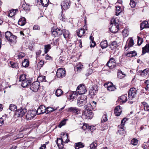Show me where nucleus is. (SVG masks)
I'll return each mask as SVG.
<instances>
[{"label": "nucleus", "mask_w": 149, "mask_h": 149, "mask_svg": "<svg viewBox=\"0 0 149 149\" xmlns=\"http://www.w3.org/2000/svg\"><path fill=\"white\" fill-rule=\"evenodd\" d=\"M138 2V1L135 0H130V4L132 8H134L136 6V3Z\"/></svg>", "instance_id": "obj_45"}, {"label": "nucleus", "mask_w": 149, "mask_h": 149, "mask_svg": "<svg viewBox=\"0 0 149 149\" xmlns=\"http://www.w3.org/2000/svg\"><path fill=\"white\" fill-rule=\"evenodd\" d=\"M46 109L44 105L40 106L37 109L36 112L37 114L39 115L46 113Z\"/></svg>", "instance_id": "obj_15"}, {"label": "nucleus", "mask_w": 149, "mask_h": 149, "mask_svg": "<svg viewBox=\"0 0 149 149\" xmlns=\"http://www.w3.org/2000/svg\"><path fill=\"white\" fill-rule=\"evenodd\" d=\"M97 145L96 143L93 142L90 144L89 146L90 148L88 149H96L97 147Z\"/></svg>", "instance_id": "obj_46"}, {"label": "nucleus", "mask_w": 149, "mask_h": 149, "mask_svg": "<svg viewBox=\"0 0 149 149\" xmlns=\"http://www.w3.org/2000/svg\"><path fill=\"white\" fill-rule=\"evenodd\" d=\"M51 49V45L48 44L44 45V52L45 54H47L49 50Z\"/></svg>", "instance_id": "obj_36"}, {"label": "nucleus", "mask_w": 149, "mask_h": 149, "mask_svg": "<svg viewBox=\"0 0 149 149\" xmlns=\"http://www.w3.org/2000/svg\"><path fill=\"white\" fill-rule=\"evenodd\" d=\"M29 62L27 59H24L22 62V64L23 67L26 68L29 65Z\"/></svg>", "instance_id": "obj_40"}, {"label": "nucleus", "mask_w": 149, "mask_h": 149, "mask_svg": "<svg viewBox=\"0 0 149 149\" xmlns=\"http://www.w3.org/2000/svg\"><path fill=\"white\" fill-rule=\"evenodd\" d=\"M89 126L88 124H84L82 127V128L84 130H85L87 129H89Z\"/></svg>", "instance_id": "obj_58"}, {"label": "nucleus", "mask_w": 149, "mask_h": 149, "mask_svg": "<svg viewBox=\"0 0 149 149\" xmlns=\"http://www.w3.org/2000/svg\"><path fill=\"white\" fill-rule=\"evenodd\" d=\"M33 29L34 30H39L40 29V27L38 25H36L33 26Z\"/></svg>", "instance_id": "obj_63"}, {"label": "nucleus", "mask_w": 149, "mask_h": 149, "mask_svg": "<svg viewBox=\"0 0 149 149\" xmlns=\"http://www.w3.org/2000/svg\"><path fill=\"white\" fill-rule=\"evenodd\" d=\"M78 93L77 91L68 92L66 93V96L68 97L70 100L72 101L75 99L78 95Z\"/></svg>", "instance_id": "obj_4"}, {"label": "nucleus", "mask_w": 149, "mask_h": 149, "mask_svg": "<svg viewBox=\"0 0 149 149\" xmlns=\"http://www.w3.org/2000/svg\"><path fill=\"white\" fill-rule=\"evenodd\" d=\"M17 108L16 106L13 104H11L9 107V109L11 111H16L17 110Z\"/></svg>", "instance_id": "obj_39"}, {"label": "nucleus", "mask_w": 149, "mask_h": 149, "mask_svg": "<svg viewBox=\"0 0 149 149\" xmlns=\"http://www.w3.org/2000/svg\"><path fill=\"white\" fill-rule=\"evenodd\" d=\"M121 107L120 106H118L114 109V113L116 116H120L122 112Z\"/></svg>", "instance_id": "obj_16"}, {"label": "nucleus", "mask_w": 149, "mask_h": 149, "mask_svg": "<svg viewBox=\"0 0 149 149\" xmlns=\"http://www.w3.org/2000/svg\"><path fill=\"white\" fill-rule=\"evenodd\" d=\"M27 79L26 78V75L22 74L20 76L19 79V81L22 82Z\"/></svg>", "instance_id": "obj_47"}, {"label": "nucleus", "mask_w": 149, "mask_h": 149, "mask_svg": "<svg viewBox=\"0 0 149 149\" xmlns=\"http://www.w3.org/2000/svg\"><path fill=\"white\" fill-rule=\"evenodd\" d=\"M100 45L102 49H104L107 48L108 45V43L107 41L105 40L102 41L100 44Z\"/></svg>", "instance_id": "obj_25"}, {"label": "nucleus", "mask_w": 149, "mask_h": 149, "mask_svg": "<svg viewBox=\"0 0 149 149\" xmlns=\"http://www.w3.org/2000/svg\"><path fill=\"white\" fill-rule=\"evenodd\" d=\"M38 82H42L43 81H46L45 77L44 76H40L38 77L37 79Z\"/></svg>", "instance_id": "obj_43"}, {"label": "nucleus", "mask_w": 149, "mask_h": 149, "mask_svg": "<svg viewBox=\"0 0 149 149\" xmlns=\"http://www.w3.org/2000/svg\"><path fill=\"white\" fill-rule=\"evenodd\" d=\"M10 63L11 67L13 68H16L18 67V63L16 62H13L10 61Z\"/></svg>", "instance_id": "obj_44"}, {"label": "nucleus", "mask_w": 149, "mask_h": 149, "mask_svg": "<svg viewBox=\"0 0 149 149\" xmlns=\"http://www.w3.org/2000/svg\"><path fill=\"white\" fill-rule=\"evenodd\" d=\"M128 54H132V55L131 56H136L137 55L136 52L135 51L130 52L129 53H128L127 54V55Z\"/></svg>", "instance_id": "obj_57"}, {"label": "nucleus", "mask_w": 149, "mask_h": 149, "mask_svg": "<svg viewBox=\"0 0 149 149\" xmlns=\"http://www.w3.org/2000/svg\"><path fill=\"white\" fill-rule=\"evenodd\" d=\"M98 90V86L97 85H95L92 86L89 91V94L91 96L95 95Z\"/></svg>", "instance_id": "obj_10"}, {"label": "nucleus", "mask_w": 149, "mask_h": 149, "mask_svg": "<svg viewBox=\"0 0 149 149\" xmlns=\"http://www.w3.org/2000/svg\"><path fill=\"white\" fill-rule=\"evenodd\" d=\"M142 106L143 108L145 111H149V106L148 104L145 102H141Z\"/></svg>", "instance_id": "obj_26"}, {"label": "nucleus", "mask_w": 149, "mask_h": 149, "mask_svg": "<svg viewBox=\"0 0 149 149\" xmlns=\"http://www.w3.org/2000/svg\"><path fill=\"white\" fill-rule=\"evenodd\" d=\"M138 38V44L139 45H140L143 42V39L139 36H137Z\"/></svg>", "instance_id": "obj_55"}, {"label": "nucleus", "mask_w": 149, "mask_h": 149, "mask_svg": "<svg viewBox=\"0 0 149 149\" xmlns=\"http://www.w3.org/2000/svg\"><path fill=\"white\" fill-rule=\"evenodd\" d=\"M26 112V109H20L17 110L15 112V114L17 117H22L25 114Z\"/></svg>", "instance_id": "obj_12"}, {"label": "nucleus", "mask_w": 149, "mask_h": 149, "mask_svg": "<svg viewBox=\"0 0 149 149\" xmlns=\"http://www.w3.org/2000/svg\"><path fill=\"white\" fill-rule=\"evenodd\" d=\"M87 97L86 96L84 95H81L77 99V104L79 107L83 106L87 102Z\"/></svg>", "instance_id": "obj_3"}, {"label": "nucleus", "mask_w": 149, "mask_h": 149, "mask_svg": "<svg viewBox=\"0 0 149 149\" xmlns=\"http://www.w3.org/2000/svg\"><path fill=\"white\" fill-rule=\"evenodd\" d=\"M114 61L115 60L114 58H111L107 62V63L106 64V65L107 66H108L109 67H111L112 65L111 64V63H114Z\"/></svg>", "instance_id": "obj_42"}, {"label": "nucleus", "mask_w": 149, "mask_h": 149, "mask_svg": "<svg viewBox=\"0 0 149 149\" xmlns=\"http://www.w3.org/2000/svg\"><path fill=\"white\" fill-rule=\"evenodd\" d=\"M49 0H40V3L44 7H47L49 4Z\"/></svg>", "instance_id": "obj_30"}, {"label": "nucleus", "mask_w": 149, "mask_h": 149, "mask_svg": "<svg viewBox=\"0 0 149 149\" xmlns=\"http://www.w3.org/2000/svg\"><path fill=\"white\" fill-rule=\"evenodd\" d=\"M26 22V19L24 17H22L20 18L18 21L19 25L22 26L25 25Z\"/></svg>", "instance_id": "obj_22"}, {"label": "nucleus", "mask_w": 149, "mask_h": 149, "mask_svg": "<svg viewBox=\"0 0 149 149\" xmlns=\"http://www.w3.org/2000/svg\"><path fill=\"white\" fill-rule=\"evenodd\" d=\"M44 64V62L42 61H40L37 64V67L38 69H40L42 67Z\"/></svg>", "instance_id": "obj_53"}, {"label": "nucleus", "mask_w": 149, "mask_h": 149, "mask_svg": "<svg viewBox=\"0 0 149 149\" xmlns=\"http://www.w3.org/2000/svg\"><path fill=\"white\" fill-rule=\"evenodd\" d=\"M68 111L78 115L80 113V110L76 107H70L68 108Z\"/></svg>", "instance_id": "obj_14"}, {"label": "nucleus", "mask_w": 149, "mask_h": 149, "mask_svg": "<svg viewBox=\"0 0 149 149\" xmlns=\"http://www.w3.org/2000/svg\"><path fill=\"white\" fill-rule=\"evenodd\" d=\"M127 118H123L121 121V124H122V125H124L126 121H127Z\"/></svg>", "instance_id": "obj_62"}, {"label": "nucleus", "mask_w": 149, "mask_h": 149, "mask_svg": "<svg viewBox=\"0 0 149 149\" xmlns=\"http://www.w3.org/2000/svg\"><path fill=\"white\" fill-rule=\"evenodd\" d=\"M84 108L86 110L88 111H90L93 109L94 107L92 105V104L90 103H88L87 105L84 106Z\"/></svg>", "instance_id": "obj_28"}, {"label": "nucleus", "mask_w": 149, "mask_h": 149, "mask_svg": "<svg viewBox=\"0 0 149 149\" xmlns=\"http://www.w3.org/2000/svg\"><path fill=\"white\" fill-rule=\"evenodd\" d=\"M149 72V68H147L143 70H140L138 72V74L140 75L141 76L143 77L147 75Z\"/></svg>", "instance_id": "obj_17"}, {"label": "nucleus", "mask_w": 149, "mask_h": 149, "mask_svg": "<svg viewBox=\"0 0 149 149\" xmlns=\"http://www.w3.org/2000/svg\"><path fill=\"white\" fill-rule=\"evenodd\" d=\"M146 84L145 88L146 91H149V80H146L145 81Z\"/></svg>", "instance_id": "obj_52"}, {"label": "nucleus", "mask_w": 149, "mask_h": 149, "mask_svg": "<svg viewBox=\"0 0 149 149\" xmlns=\"http://www.w3.org/2000/svg\"><path fill=\"white\" fill-rule=\"evenodd\" d=\"M142 147L143 149H149V147H148V145H147L146 144V143L143 144Z\"/></svg>", "instance_id": "obj_60"}, {"label": "nucleus", "mask_w": 149, "mask_h": 149, "mask_svg": "<svg viewBox=\"0 0 149 149\" xmlns=\"http://www.w3.org/2000/svg\"><path fill=\"white\" fill-rule=\"evenodd\" d=\"M58 108V107H57L56 108L48 107L47 108H46V113L47 114L49 112H52L56 110Z\"/></svg>", "instance_id": "obj_33"}, {"label": "nucleus", "mask_w": 149, "mask_h": 149, "mask_svg": "<svg viewBox=\"0 0 149 149\" xmlns=\"http://www.w3.org/2000/svg\"><path fill=\"white\" fill-rule=\"evenodd\" d=\"M85 33V30L83 28H81L77 31V35L78 37H82L83 36H84Z\"/></svg>", "instance_id": "obj_20"}, {"label": "nucleus", "mask_w": 149, "mask_h": 149, "mask_svg": "<svg viewBox=\"0 0 149 149\" xmlns=\"http://www.w3.org/2000/svg\"><path fill=\"white\" fill-rule=\"evenodd\" d=\"M118 24L117 23H115L114 25H112L111 28L110 29V31L112 33H116L118 31Z\"/></svg>", "instance_id": "obj_19"}, {"label": "nucleus", "mask_w": 149, "mask_h": 149, "mask_svg": "<svg viewBox=\"0 0 149 149\" xmlns=\"http://www.w3.org/2000/svg\"><path fill=\"white\" fill-rule=\"evenodd\" d=\"M40 83L37 81L33 82L31 84H30V89L33 91L37 92L39 87Z\"/></svg>", "instance_id": "obj_6"}, {"label": "nucleus", "mask_w": 149, "mask_h": 149, "mask_svg": "<svg viewBox=\"0 0 149 149\" xmlns=\"http://www.w3.org/2000/svg\"><path fill=\"white\" fill-rule=\"evenodd\" d=\"M84 147V144L81 142H79L75 143L74 146L75 149H79Z\"/></svg>", "instance_id": "obj_21"}, {"label": "nucleus", "mask_w": 149, "mask_h": 149, "mask_svg": "<svg viewBox=\"0 0 149 149\" xmlns=\"http://www.w3.org/2000/svg\"><path fill=\"white\" fill-rule=\"evenodd\" d=\"M84 68L83 64L81 63H79L74 68V69L76 70V71L77 72H80Z\"/></svg>", "instance_id": "obj_18"}, {"label": "nucleus", "mask_w": 149, "mask_h": 149, "mask_svg": "<svg viewBox=\"0 0 149 149\" xmlns=\"http://www.w3.org/2000/svg\"><path fill=\"white\" fill-rule=\"evenodd\" d=\"M13 34L10 31H7L5 33V37L7 40L8 41L10 39L11 36Z\"/></svg>", "instance_id": "obj_37"}, {"label": "nucleus", "mask_w": 149, "mask_h": 149, "mask_svg": "<svg viewBox=\"0 0 149 149\" xmlns=\"http://www.w3.org/2000/svg\"><path fill=\"white\" fill-rule=\"evenodd\" d=\"M127 100V95H122L118 98V100L119 101L120 100V102H122V103L126 102Z\"/></svg>", "instance_id": "obj_24"}, {"label": "nucleus", "mask_w": 149, "mask_h": 149, "mask_svg": "<svg viewBox=\"0 0 149 149\" xmlns=\"http://www.w3.org/2000/svg\"><path fill=\"white\" fill-rule=\"evenodd\" d=\"M87 116V118L88 119H91L93 116V113L92 112H90L87 114H86Z\"/></svg>", "instance_id": "obj_49"}, {"label": "nucleus", "mask_w": 149, "mask_h": 149, "mask_svg": "<svg viewBox=\"0 0 149 149\" xmlns=\"http://www.w3.org/2000/svg\"><path fill=\"white\" fill-rule=\"evenodd\" d=\"M137 90L135 88H131L128 91V99L130 100L128 101V103L130 104H132L133 103L132 100L134 98L136 95Z\"/></svg>", "instance_id": "obj_2"}, {"label": "nucleus", "mask_w": 149, "mask_h": 149, "mask_svg": "<svg viewBox=\"0 0 149 149\" xmlns=\"http://www.w3.org/2000/svg\"><path fill=\"white\" fill-rule=\"evenodd\" d=\"M36 114V112L35 111L32 110L29 111L26 116V119L28 120H31L34 117Z\"/></svg>", "instance_id": "obj_9"}, {"label": "nucleus", "mask_w": 149, "mask_h": 149, "mask_svg": "<svg viewBox=\"0 0 149 149\" xmlns=\"http://www.w3.org/2000/svg\"><path fill=\"white\" fill-rule=\"evenodd\" d=\"M51 32L52 36L54 37H58L62 34V30L58 28L52 29L51 30Z\"/></svg>", "instance_id": "obj_7"}, {"label": "nucleus", "mask_w": 149, "mask_h": 149, "mask_svg": "<svg viewBox=\"0 0 149 149\" xmlns=\"http://www.w3.org/2000/svg\"><path fill=\"white\" fill-rule=\"evenodd\" d=\"M89 129L93 132L96 129V128L94 126H89Z\"/></svg>", "instance_id": "obj_61"}, {"label": "nucleus", "mask_w": 149, "mask_h": 149, "mask_svg": "<svg viewBox=\"0 0 149 149\" xmlns=\"http://www.w3.org/2000/svg\"><path fill=\"white\" fill-rule=\"evenodd\" d=\"M65 120H63L60 123L58 127L61 128L63 126L65 125Z\"/></svg>", "instance_id": "obj_56"}, {"label": "nucleus", "mask_w": 149, "mask_h": 149, "mask_svg": "<svg viewBox=\"0 0 149 149\" xmlns=\"http://www.w3.org/2000/svg\"><path fill=\"white\" fill-rule=\"evenodd\" d=\"M30 81L28 79L24 81H22L21 85L23 87H26L29 85H30Z\"/></svg>", "instance_id": "obj_23"}, {"label": "nucleus", "mask_w": 149, "mask_h": 149, "mask_svg": "<svg viewBox=\"0 0 149 149\" xmlns=\"http://www.w3.org/2000/svg\"><path fill=\"white\" fill-rule=\"evenodd\" d=\"M77 92L79 95L85 94L87 91L85 86L83 84H80L77 87Z\"/></svg>", "instance_id": "obj_5"}, {"label": "nucleus", "mask_w": 149, "mask_h": 149, "mask_svg": "<svg viewBox=\"0 0 149 149\" xmlns=\"http://www.w3.org/2000/svg\"><path fill=\"white\" fill-rule=\"evenodd\" d=\"M148 21H144L140 25L141 30H143L144 28H148Z\"/></svg>", "instance_id": "obj_31"}, {"label": "nucleus", "mask_w": 149, "mask_h": 149, "mask_svg": "<svg viewBox=\"0 0 149 149\" xmlns=\"http://www.w3.org/2000/svg\"><path fill=\"white\" fill-rule=\"evenodd\" d=\"M104 86L106 88H107V89L109 91H113L116 89L115 86L111 82H109L104 84Z\"/></svg>", "instance_id": "obj_11"}, {"label": "nucleus", "mask_w": 149, "mask_h": 149, "mask_svg": "<svg viewBox=\"0 0 149 149\" xmlns=\"http://www.w3.org/2000/svg\"><path fill=\"white\" fill-rule=\"evenodd\" d=\"M125 75L120 70H118V78L121 79L125 77Z\"/></svg>", "instance_id": "obj_32"}, {"label": "nucleus", "mask_w": 149, "mask_h": 149, "mask_svg": "<svg viewBox=\"0 0 149 149\" xmlns=\"http://www.w3.org/2000/svg\"><path fill=\"white\" fill-rule=\"evenodd\" d=\"M128 45H125V49H126L127 48L130 47H132L134 45V41L133 39L131 38H130L129 41V42H128Z\"/></svg>", "instance_id": "obj_27"}, {"label": "nucleus", "mask_w": 149, "mask_h": 149, "mask_svg": "<svg viewBox=\"0 0 149 149\" xmlns=\"http://www.w3.org/2000/svg\"><path fill=\"white\" fill-rule=\"evenodd\" d=\"M18 10L16 9H13L11 10L9 13V16L10 17H12L14 15H15L16 13V12H18Z\"/></svg>", "instance_id": "obj_35"}, {"label": "nucleus", "mask_w": 149, "mask_h": 149, "mask_svg": "<svg viewBox=\"0 0 149 149\" xmlns=\"http://www.w3.org/2000/svg\"><path fill=\"white\" fill-rule=\"evenodd\" d=\"M107 114H104L101 120V122H105L107 120Z\"/></svg>", "instance_id": "obj_54"}, {"label": "nucleus", "mask_w": 149, "mask_h": 149, "mask_svg": "<svg viewBox=\"0 0 149 149\" xmlns=\"http://www.w3.org/2000/svg\"><path fill=\"white\" fill-rule=\"evenodd\" d=\"M63 92L60 89H58L55 92L56 95L57 97H59L63 94Z\"/></svg>", "instance_id": "obj_38"}, {"label": "nucleus", "mask_w": 149, "mask_h": 149, "mask_svg": "<svg viewBox=\"0 0 149 149\" xmlns=\"http://www.w3.org/2000/svg\"><path fill=\"white\" fill-rule=\"evenodd\" d=\"M62 135L63 136L61 138H58L56 141L57 146L60 149H63V143H66L69 141L68 139V136L67 133L65 134V133H63Z\"/></svg>", "instance_id": "obj_1"}, {"label": "nucleus", "mask_w": 149, "mask_h": 149, "mask_svg": "<svg viewBox=\"0 0 149 149\" xmlns=\"http://www.w3.org/2000/svg\"><path fill=\"white\" fill-rule=\"evenodd\" d=\"M17 38V37L13 34L8 41L11 43H14L16 41Z\"/></svg>", "instance_id": "obj_34"}, {"label": "nucleus", "mask_w": 149, "mask_h": 149, "mask_svg": "<svg viewBox=\"0 0 149 149\" xmlns=\"http://www.w3.org/2000/svg\"><path fill=\"white\" fill-rule=\"evenodd\" d=\"M62 34H63V35L65 38L66 39L68 37L70 33L68 30L63 29L62 30Z\"/></svg>", "instance_id": "obj_29"}, {"label": "nucleus", "mask_w": 149, "mask_h": 149, "mask_svg": "<svg viewBox=\"0 0 149 149\" xmlns=\"http://www.w3.org/2000/svg\"><path fill=\"white\" fill-rule=\"evenodd\" d=\"M122 34L124 37H127L128 35V31L127 29H124L123 30Z\"/></svg>", "instance_id": "obj_51"}, {"label": "nucleus", "mask_w": 149, "mask_h": 149, "mask_svg": "<svg viewBox=\"0 0 149 149\" xmlns=\"http://www.w3.org/2000/svg\"><path fill=\"white\" fill-rule=\"evenodd\" d=\"M138 143V140L135 139H132L131 142V144L134 146H136L137 145Z\"/></svg>", "instance_id": "obj_50"}, {"label": "nucleus", "mask_w": 149, "mask_h": 149, "mask_svg": "<svg viewBox=\"0 0 149 149\" xmlns=\"http://www.w3.org/2000/svg\"><path fill=\"white\" fill-rule=\"evenodd\" d=\"M65 74V71L63 68L58 69L56 72V75L57 77L62 78L64 77Z\"/></svg>", "instance_id": "obj_13"}, {"label": "nucleus", "mask_w": 149, "mask_h": 149, "mask_svg": "<svg viewBox=\"0 0 149 149\" xmlns=\"http://www.w3.org/2000/svg\"><path fill=\"white\" fill-rule=\"evenodd\" d=\"M116 15L117 16L119 15L121 12L120 7V6L116 7Z\"/></svg>", "instance_id": "obj_48"}, {"label": "nucleus", "mask_w": 149, "mask_h": 149, "mask_svg": "<svg viewBox=\"0 0 149 149\" xmlns=\"http://www.w3.org/2000/svg\"><path fill=\"white\" fill-rule=\"evenodd\" d=\"M71 2L70 0L64 1L61 3V6L62 9L66 10L69 8L70 6Z\"/></svg>", "instance_id": "obj_8"}, {"label": "nucleus", "mask_w": 149, "mask_h": 149, "mask_svg": "<svg viewBox=\"0 0 149 149\" xmlns=\"http://www.w3.org/2000/svg\"><path fill=\"white\" fill-rule=\"evenodd\" d=\"M22 7L24 10L26 11L29 10L30 9V6L29 4H26L25 2L22 5Z\"/></svg>", "instance_id": "obj_41"}, {"label": "nucleus", "mask_w": 149, "mask_h": 149, "mask_svg": "<svg viewBox=\"0 0 149 149\" xmlns=\"http://www.w3.org/2000/svg\"><path fill=\"white\" fill-rule=\"evenodd\" d=\"M74 44L70 43L67 47L69 49H73L72 46H73Z\"/></svg>", "instance_id": "obj_64"}, {"label": "nucleus", "mask_w": 149, "mask_h": 149, "mask_svg": "<svg viewBox=\"0 0 149 149\" xmlns=\"http://www.w3.org/2000/svg\"><path fill=\"white\" fill-rule=\"evenodd\" d=\"M117 45L116 42L115 41H113L112 42L110 45V47H112V46L116 47Z\"/></svg>", "instance_id": "obj_59"}]
</instances>
